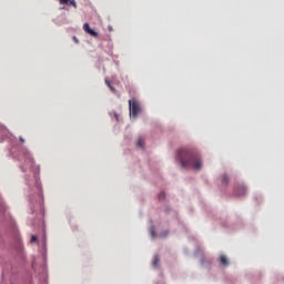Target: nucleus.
<instances>
[{"label":"nucleus","instance_id":"nucleus-1","mask_svg":"<svg viewBox=\"0 0 284 284\" xmlns=\"http://www.w3.org/2000/svg\"><path fill=\"white\" fill-rule=\"evenodd\" d=\"M3 141H8L11 144L9 148L8 156L12 159L16 163H18L19 170L21 172H28V165L30 168V172H32L33 176L24 175V183L29 187V203L30 204H44L43 202V186L41 184V176L39 175L41 172V166L37 165L34 162V156H32V152L26 146L19 144L17 142V136L12 135L8 128L3 124H0V143Z\"/></svg>","mask_w":284,"mask_h":284},{"label":"nucleus","instance_id":"nucleus-2","mask_svg":"<svg viewBox=\"0 0 284 284\" xmlns=\"http://www.w3.org/2000/svg\"><path fill=\"white\" fill-rule=\"evenodd\" d=\"M175 161L184 170H203V160L194 149L182 148L176 151Z\"/></svg>","mask_w":284,"mask_h":284},{"label":"nucleus","instance_id":"nucleus-3","mask_svg":"<svg viewBox=\"0 0 284 284\" xmlns=\"http://www.w3.org/2000/svg\"><path fill=\"white\" fill-rule=\"evenodd\" d=\"M141 114V104L136 99L129 100V115L131 121H136Z\"/></svg>","mask_w":284,"mask_h":284},{"label":"nucleus","instance_id":"nucleus-4","mask_svg":"<svg viewBox=\"0 0 284 284\" xmlns=\"http://www.w3.org/2000/svg\"><path fill=\"white\" fill-rule=\"evenodd\" d=\"M149 234H150L153 239H156L158 235L160 236V239H165V236H168V231H164L163 233L156 234V226H151V227L149 229Z\"/></svg>","mask_w":284,"mask_h":284},{"label":"nucleus","instance_id":"nucleus-5","mask_svg":"<svg viewBox=\"0 0 284 284\" xmlns=\"http://www.w3.org/2000/svg\"><path fill=\"white\" fill-rule=\"evenodd\" d=\"M42 257L44 258V261H47L48 258V240L45 235H43L42 239Z\"/></svg>","mask_w":284,"mask_h":284},{"label":"nucleus","instance_id":"nucleus-6","mask_svg":"<svg viewBox=\"0 0 284 284\" xmlns=\"http://www.w3.org/2000/svg\"><path fill=\"white\" fill-rule=\"evenodd\" d=\"M245 192H247V189H245L243 185L235 189V194H237V196H244Z\"/></svg>","mask_w":284,"mask_h":284},{"label":"nucleus","instance_id":"nucleus-7","mask_svg":"<svg viewBox=\"0 0 284 284\" xmlns=\"http://www.w3.org/2000/svg\"><path fill=\"white\" fill-rule=\"evenodd\" d=\"M111 119H115L116 123H121V114L116 113V111L109 112Z\"/></svg>","mask_w":284,"mask_h":284},{"label":"nucleus","instance_id":"nucleus-8","mask_svg":"<svg viewBox=\"0 0 284 284\" xmlns=\"http://www.w3.org/2000/svg\"><path fill=\"white\" fill-rule=\"evenodd\" d=\"M16 252L18 254V256H20L21 258H23V244H21L20 242L17 244L16 246Z\"/></svg>","mask_w":284,"mask_h":284},{"label":"nucleus","instance_id":"nucleus-9","mask_svg":"<svg viewBox=\"0 0 284 284\" xmlns=\"http://www.w3.org/2000/svg\"><path fill=\"white\" fill-rule=\"evenodd\" d=\"M61 6H73V8H77V1L74 0H60Z\"/></svg>","mask_w":284,"mask_h":284},{"label":"nucleus","instance_id":"nucleus-10","mask_svg":"<svg viewBox=\"0 0 284 284\" xmlns=\"http://www.w3.org/2000/svg\"><path fill=\"white\" fill-rule=\"evenodd\" d=\"M152 265L153 267H161V258L159 257V255H154Z\"/></svg>","mask_w":284,"mask_h":284},{"label":"nucleus","instance_id":"nucleus-11","mask_svg":"<svg viewBox=\"0 0 284 284\" xmlns=\"http://www.w3.org/2000/svg\"><path fill=\"white\" fill-rule=\"evenodd\" d=\"M220 263L221 265H224V267H227V265H230V261H227V256L225 255L220 256Z\"/></svg>","mask_w":284,"mask_h":284},{"label":"nucleus","instance_id":"nucleus-12","mask_svg":"<svg viewBox=\"0 0 284 284\" xmlns=\"http://www.w3.org/2000/svg\"><path fill=\"white\" fill-rule=\"evenodd\" d=\"M136 150H143V138L139 136L138 142L135 143Z\"/></svg>","mask_w":284,"mask_h":284},{"label":"nucleus","instance_id":"nucleus-13","mask_svg":"<svg viewBox=\"0 0 284 284\" xmlns=\"http://www.w3.org/2000/svg\"><path fill=\"white\" fill-rule=\"evenodd\" d=\"M87 34H90V37H95V38L99 37V32H97L94 29L89 30Z\"/></svg>","mask_w":284,"mask_h":284},{"label":"nucleus","instance_id":"nucleus-14","mask_svg":"<svg viewBox=\"0 0 284 284\" xmlns=\"http://www.w3.org/2000/svg\"><path fill=\"white\" fill-rule=\"evenodd\" d=\"M83 30H84V32H87V34H88V32H90V30H92V28H90V23H84L83 24Z\"/></svg>","mask_w":284,"mask_h":284},{"label":"nucleus","instance_id":"nucleus-15","mask_svg":"<svg viewBox=\"0 0 284 284\" xmlns=\"http://www.w3.org/2000/svg\"><path fill=\"white\" fill-rule=\"evenodd\" d=\"M105 84L108 85V88H110L111 92H116V89L112 87V83H110V81L105 80Z\"/></svg>","mask_w":284,"mask_h":284},{"label":"nucleus","instance_id":"nucleus-16","mask_svg":"<svg viewBox=\"0 0 284 284\" xmlns=\"http://www.w3.org/2000/svg\"><path fill=\"white\" fill-rule=\"evenodd\" d=\"M30 243H39V236L31 235Z\"/></svg>","mask_w":284,"mask_h":284},{"label":"nucleus","instance_id":"nucleus-17","mask_svg":"<svg viewBox=\"0 0 284 284\" xmlns=\"http://www.w3.org/2000/svg\"><path fill=\"white\" fill-rule=\"evenodd\" d=\"M222 183H225V185H227V183H230V178L227 175H222Z\"/></svg>","mask_w":284,"mask_h":284},{"label":"nucleus","instance_id":"nucleus-18","mask_svg":"<svg viewBox=\"0 0 284 284\" xmlns=\"http://www.w3.org/2000/svg\"><path fill=\"white\" fill-rule=\"evenodd\" d=\"M159 201H165V192L159 194Z\"/></svg>","mask_w":284,"mask_h":284},{"label":"nucleus","instance_id":"nucleus-19","mask_svg":"<svg viewBox=\"0 0 284 284\" xmlns=\"http://www.w3.org/2000/svg\"><path fill=\"white\" fill-rule=\"evenodd\" d=\"M72 39H73L74 43L79 44V38H77V36H73Z\"/></svg>","mask_w":284,"mask_h":284},{"label":"nucleus","instance_id":"nucleus-20","mask_svg":"<svg viewBox=\"0 0 284 284\" xmlns=\"http://www.w3.org/2000/svg\"><path fill=\"white\" fill-rule=\"evenodd\" d=\"M20 141L21 143H26V139H23V136H20Z\"/></svg>","mask_w":284,"mask_h":284},{"label":"nucleus","instance_id":"nucleus-21","mask_svg":"<svg viewBox=\"0 0 284 284\" xmlns=\"http://www.w3.org/2000/svg\"><path fill=\"white\" fill-rule=\"evenodd\" d=\"M109 30H111V31H112V27H109Z\"/></svg>","mask_w":284,"mask_h":284},{"label":"nucleus","instance_id":"nucleus-22","mask_svg":"<svg viewBox=\"0 0 284 284\" xmlns=\"http://www.w3.org/2000/svg\"><path fill=\"white\" fill-rule=\"evenodd\" d=\"M31 225H33V226H34V222H32V223H31Z\"/></svg>","mask_w":284,"mask_h":284},{"label":"nucleus","instance_id":"nucleus-23","mask_svg":"<svg viewBox=\"0 0 284 284\" xmlns=\"http://www.w3.org/2000/svg\"><path fill=\"white\" fill-rule=\"evenodd\" d=\"M44 284H48V283L44 281Z\"/></svg>","mask_w":284,"mask_h":284}]
</instances>
